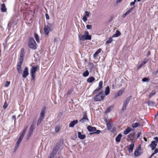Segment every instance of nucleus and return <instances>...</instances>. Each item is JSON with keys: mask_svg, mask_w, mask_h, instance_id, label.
I'll return each mask as SVG.
<instances>
[{"mask_svg": "<svg viewBox=\"0 0 158 158\" xmlns=\"http://www.w3.org/2000/svg\"><path fill=\"white\" fill-rule=\"evenodd\" d=\"M24 55V48H22L21 50L19 58V61L17 64V69H22V68L21 65L23 62Z\"/></svg>", "mask_w": 158, "mask_h": 158, "instance_id": "nucleus-1", "label": "nucleus"}, {"mask_svg": "<svg viewBox=\"0 0 158 158\" xmlns=\"http://www.w3.org/2000/svg\"><path fill=\"white\" fill-rule=\"evenodd\" d=\"M45 111L46 107H43L40 112V117L37 120V126H39L44 119L45 116Z\"/></svg>", "mask_w": 158, "mask_h": 158, "instance_id": "nucleus-2", "label": "nucleus"}, {"mask_svg": "<svg viewBox=\"0 0 158 158\" xmlns=\"http://www.w3.org/2000/svg\"><path fill=\"white\" fill-rule=\"evenodd\" d=\"M28 46L32 49L35 50L37 48L36 44L33 37H30L28 42Z\"/></svg>", "mask_w": 158, "mask_h": 158, "instance_id": "nucleus-3", "label": "nucleus"}, {"mask_svg": "<svg viewBox=\"0 0 158 158\" xmlns=\"http://www.w3.org/2000/svg\"><path fill=\"white\" fill-rule=\"evenodd\" d=\"M131 96H130L127 97L124 100L123 102V105L121 109L122 111H123L125 110L127 108V106L128 105L131 99Z\"/></svg>", "mask_w": 158, "mask_h": 158, "instance_id": "nucleus-4", "label": "nucleus"}, {"mask_svg": "<svg viewBox=\"0 0 158 158\" xmlns=\"http://www.w3.org/2000/svg\"><path fill=\"white\" fill-rule=\"evenodd\" d=\"M105 122L106 124L107 129L109 131H110L112 133L114 132L115 131L116 129V128L114 127L112 129V123H109L108 121L107 120H105Z\"/></svg>", "mask_w": 158, "mask_h": 158, "instance_id": "nucleus-5", "label": "nucleus"}, {"mask_svg": "<svg viewBox=\"0 0 158 158\" xmlns=\"http://www.w3.org/2000/svg\"><path fill=\"white\" fill-rule=\"evenodd\" d=\"M102 92H101L95 96L94 98V100L97 101H100L102 100L104 98V96L102 95Z\"/></svg>", "mask_w": 158, "mask_h": 158, "instance_id": "nucleus-6", "label": "nucleus"}, {"mask_svg": "<svg viewBox=\"0 0 158 158\" xmlns=\"http://www.w3.org/2000/svg\"><path fill=\"white\" fill-rule=\"evenodd\" d=\"M61 141H58L56 144L54 148L53 149L52 151V152L55 154H56L57 151L59 149L60 147V143Z\"/></svg>", "mask_w": 158, "mask_h": 158, "instance_id": "nucleus-7", "label": "nucleus"}, {"mask_svg": "<svg viewBox=\"0 0 158 158\" xmlns=\"http://www.w3.org/2000/svg\"><path fill=\"white\" fill-rule=\"evenodd\" d=\"M89 119L87 116L86 112H84L83 115V117L79 120V122L81 123H84L86 121H88Z\"/></svg>", "mask_w": 158, "mask_h": 158, "instance_id": "nucleus-8", "label": "nucleus"}, {"mask_svg": "<svg viewBox=\"0 0 158 158\" xmlns=\"http://www.w3.org/2000/svg\"><path fill=\"white\" fill-rule=\"evenodd\" d=\"M22 70H18L19 73L22 74L23 77V78H26L29 74L28 70H24L23 73H22Z\"/></svg>", "mask_w": 158, "mask_h": 158, "instance_id": "nucleus-9", "label": "nucleus"}, {"mask_svg": "<svg viewBox=\"0 0 158 158\" xmlns=\"http://www.w3.org/2000/svg\"><path fill=\"white\" fill-rule=\"evenodd\" d=\"M103 81H100L99 83L98 86L93 91V93L94 94L97 92H98L102 88Z\"/></svg>", "mask_w": 158, "mask_h": 158, "instance_id": "nucleus-10", "label": "nucleus"}, {"mask_svg": "<svg viewBox=\"0 0 158 158\" xmlns=\"http://www.w3.org/2000/svg\"><path fill=\"white\" fill-rule=\"evenodd\" d=\"M142 154L141 148L140 147H139L137 149H136L134 153V155L136 156H138Z\"/></svg>", "mask_w": 158, "mask_h": 158, "instance_id": "nucleus-11", "label": "nucleus"}, {"mask_svg": "<svg viewBox=\"0 0 158 158\" xmlns=\"http://www.w3.org/2000/svg\"><path fill=\"white\" fill-rule=\"evenodd\" d=\"M35 129L34 126L33 125L31 126L28 135V137H30L32 135L34 130Z\"/></svg>", "mask_w": 158, "mask_h": 158, "instance_id": "nucleus-12", "label": "nucleus"}, {"mask_svg": "<svg viewBox=\"0 0 158 158\" xmlns=\"http://www.w3.org/2000/svg\"><path fill=\"white\" fill-rule=\"evenodd\" d=\"M51 31V29H50V28H49V27L46 26V25L45 26L44 31L46 35H48L49 32Z\"/></svg>", "mask_w": 158, "mask_h": 158, "instance_id": "nucleus-13", "label": "nucleus"}, {"mask_svg": "<svg viewBox=\"0 0 158 158\" xmlns=\"http://www.w3.org/2000/svg\"><path fill=\"white\" fill-rule=\"evenodd\" d=\"M157 143L156 141H152L149 146L151 148L152 150H154L156 147Z\"/></svg>", "mask_w": 158, "mask_h": 158, "instance_id": "nucleus-14", "label": "nucleus"}, {"mask_svg": "<svg viewBox=\"0 0 158 158\" xmlns=\"http://www.w3.org/2000/svg\"><path fill=\"white\" fill-rule=\"evenodd\" d=\"M134 146V143H131L128 146V150L129 153H131L132 152Z\"/></svg>", "mask_w": 158, "mask_h": 158, "instance_id": "nucleus-15", "label": "nucleus"}, {"mask_svg": "<svg viewBox=\"0 0 158 158\" xmlns=\"http://www.w3.org/2000/svg\"><path fill=\"white\" fill-rule=\"evenodd\" d=\"M37 70H31V80H34L35 77V73Z\"/></svg>", "mask_w": 158, "mask_h": 158, "instance_id": "nucleus-16", "label": "nucleus"}, {"mask_svg": "<svg viewBox=\"0 0 158 158\" xmlns=\"http://www.w3.org/2000/svg\"><path fill=\"white\" fill-rule=\"evenodd\" d=\"M87 129L89 132H93L96 130V128L95 127H92L90 126H88L87 127Z\"/></svg>", "mask_w": 158, "mask_h": 158, "instance_id": "nucleus-17", "label": "nucleus"}, {"mask_svg": "<svg viewBox=\"0 0 158 158\" xmlns=\"http://www.w3.org/2000/svg\"><path fill=\"white\" fill-rule=\"evenodd\" d=\"M148 61V60L147 59H144L141 63V64H140L139 65L138 67V69H139L142 67V66L143 65L145 64L146 63H147Z\"/></svg>", "mask_w": 158, "mask_h": 158, "instance_id": "nucleus-18", "label": "nucleus"}, {"mask_svg": "<svg viewBox=\"0 0 158 158\" xmlns=\"http://www.w3.org/2000/svg\"><path fill=\"white\" fill-rule=\"evenodd\" d=\"M135 135V132H132L129 135L127 136V137L128 138H127V139L130 140H132V139L134 138V136Z\"/></svg>", "mask_w": 158, "mask_h": 158, "instance_id": "nucleus-19", "label": "nucleus"}, {"mask_svg": "<svg viewBox=\"0 0 158 158\" xmlns=\"http://www.w3.org/2000/svg\"><path fill=\"white\" fill-rule=\"evenodd\" d=\"M78 123V121L77 120H73L69 124V127H73L74 126Z\"/></svg>", "mask_w": 158, "mask_h": 158, "instance_id": "nucleus-20", "label": "nucleus"}, {"mask_svg": "<svg viewBox=\"0 0 158 158\" xmlns=\"http://www.w3.org/2000/svg\"><path fill=\"white\" fill-rule=\"evenodd\" d=\"M78 137L81 139H83L86 137V136L85 135H82L81 134V132H78Z\"/></svg>", "mask_w": 158, "mask_h": 158, "instance_id": "nucleus-21", "label": "nucleus"}, {"mask_svg": "<svg viewBox=\"0 0 158 158\" xmlns=\"http://www.w3.org/2000/svg\"><path fill=\"white\" fill-rule=\"evenodd\" d=\"M132 131V129L131 127H128L126 130L124 131L123 133L124 135L127 134L129 132Z\"/></svg>", "mask_w": 158, "mask_h": 158, "instance_id": "nucleus-22", "label": "nucleus"}, {"mask_svg": "<svg viewBox=\"0 0 158 158\" xmlns=\"http://www.w3.org/2000/svg\"><path fill=\"white\" fill-rule=\"evenodd\" d=\"M122 137V135L120 133L118 134L115 138V141L117 142H119L120 141L121 138Z\"/></svg>", "mask_w": 158, "mask_h": 158, "instance_id": "nucleus-23", "label": "nucleus"}, {"mask_svg": "<svg viewBox=\"0 0 158 158\" xmlns=\"http://www.w3.org/2000/svg\"><path fill=\"white\" fill-rule=\"evenodd\" d=\"M6 8L5 4L3 3L1 5V11L2 12H6Z\"/></svg>", "mask_w": 158, "mask_h": 158, "instance_id": "nucleus-24", "label": "nucleus"}, {"mask_svg": "<svg viewBox=\"0 0 158 158\" xmlns=\"http://www.w3.org/2000/svg\"><path fill=\"white\" fill-rule=\"evenodd\" d=\"M121 35V33L118 30L116 31L115 33L113 35L112 37H118Z\"/></svg>", "mask_w": 158, "mask_h": 158, "instance_id": "nucleus-25", "label": "nucleus"}, {"mask_svg": "<svg viewBox=\"0 0 158 158\" xmlns=\"http://www.w3.org/2000/svg\"><path fill=\"white\" fill-rule=\"evenodd\" d=\"M86 35H79L78 37L79 39L82 41H84L85 40V37Z\"/></svg>", "mask_w": 158, "mask_h": 158, "instance_id": "nucleus-26", "label": "nucleus"}, {"mask_svg": "<svg viewBox=\"0 0 158 158\" xmlns=\"http://www.w3.org/2000/svg\"><path fill=\"white\" fill-rule=\"evenodd\" d=\"M95 80V78L94 77H90L87 79V81L89 83H92Z\"/></svg>", "mask_w": 158, "mask_h": 158, "instance_id": "nucleus-27", "label": "nucleus"}, {"mask_svg": "<svg viewBox=\"0 0 158 158\" xmlns=\"http://www.w3.org/2000/svg\"><path fill=\"white\" fill-rule=\"evenodd\" d=\"M147 103L148 106H153L155 105V103L153 101H148L147 102Z\"/></svg>", "mask_w": 158, "mask_h": 158, "instance_id": "nucleus-28", "label": "nucleus"}, {"mask_svg": "<svg viewBox=\"0 0 158 158\" xmlns=\"http://www.w3.org/2000/svg\"><path fill=\"white\" fill-rule=\"evenodd\" d=\"M56 155V154L52 152L49 154L48 158H54Z\"/></svg>", "mask_w": 158, "mask_h": 158, "instance_id": "nucleus-29", "label": "nucleus"}, {"mask_svg": "<svg viewBox=\"0 0 158 158\" xmlns=\"http://www.w3.org/2000/svg\"><path fill=\"white\" fill-rule=\"evenodd\" d=\"M110 93V88L108 86H107L106 89L105 90V94L106 95H107Z\"/></svg>", "mask_w": 158, "mask_h": 158, "instance_id": "nucleus-30", "label": "nucleus"}, {"mask_svg": "<svg viewBox=\"0 0 158 158\" xmlns=\"http://www.w3.org/2000/svg\"><path fill=\"white\" fill-rule=\"evenodd\" d=\"M34 37H35V38L36 41H37V43L39 42V36L37 33H35Z\"/></svg>", "mask_w": 158, "mask_h": 158, "instance_id": "nucleus-31", "label": "nucleus"}, {"mask_svg": "<svg viewBox=\"0 0 158 158\" xmlns=\"http://www.w3.org/2000/svg\"><path fill=\"white\" fill-rule=\"evenodd\" d=\"M156 94L155 91L154 90H153L150 93V94H149V98H151V97L155 95Z\"/></svg>", "mask_w": 158, "mask_h": 158, "instance_id": "nucleus-32", "label": "nucleus"}, {"mask_svg": "<svg viewBox=\"0 0 158 158\" xmlns=\"http://www.w3.org/2000/svg\"><path fill=\"white\" fill-rule=\"evenodd\" d=\"M139 125V123L136 122L132 124V127L133 128H136Z\"/></svg>", "mask_w": 158, "mask_h": 158, "instance_id": "nucleus-33", "label": "nucleus"}, {"mask_svg": "<svg viewBox=\"0 0 158 158\" xmlns=\"http://www.w3.org/2000/svg\"><path fill=\"white\" fill-rule=\"evenodd\" d=\"M89 71L87 70H86L83 73V75L84 77H86L89 75Z\"/></svg>", "mask_w": 158, "mask_h": 158, "instance_id": "nucleus-34", "label": "nucleus"}, {"mask_svg": "<svg viewBox=\"0 0 158 158\" xmlns=\"http://www.w3.org/2000/svg\"><path fill=\"white\" fill-rule=\"evenodd\" d=\"M91 39V36L90 35H86L85 38V40H90Z\"/></svg>", "mask_w": 158, "mask_h": 158, "instance_id": "nucleus-35", "label": "nucleus"}, {"mask_svg": "<svg viewBox=\"0 0 158 158\" xmlns=\"http://www.w3.org/2000/svg\"><path fill=\"white\" fill-rule=\"evenodd\" d=\"M111 107L110 106L107 108L105 111V113H107L110 112L111 110Z\"/></svg>", "mask_w": 158, "mask_h": 158, "instance_id": "nucleus-36", "label": "nucleus"}, {"mask_svg": "<svg viewBox=\"0 0 158 158\" xmlns=\"http://www.w3.org/2000/svg\"><path fill=\"white\" fill-rule=\"evenodd\" d=\"M39 68V66L38 65H35L32 66L31 69H37Z\"/></svg>", "mask_w": 158, "mask_h": 158, "instance_id": "nucleus-37", "label": "nucleus"}, {"mask_svg": "<svg viewBox=\"0 0 158 158\" xmlns=\"http://www.w3.org/2000/svg\"><path fill=\"white\" fill-rule=\"evenodd\" d=\"M113 41V39L112 38L110 37V38L108 40L106 41V43L107 44H110V43Z\"/></svg>", "mask_w": 158, "mask_h": 158, "instance_id": "nucleus-38", "label": "nucleus"}, {"mask_svg": "<svg viewBox=\"0 0 158 158\" xmlns=\"http://www.w3.org/2000/svg\"><path fill=\"white\" fill-rule=\"evenodd\" d=\"M22 140L18 139L16 142V145L17 146H19Z\"/></svg>", "mask_w": 158, "mask_h": 158, "instance_id": "nucleus-39", "label": "nucleus"}, {"mask_svg": "<svg viewBox=\"0 0 158 158\" xmlns=\"http://www.w3.org/2000/svg\"><path fill=\"white\" fill-rule=\"evenodd\" d=\"M86 27L88 29H91L92 28V26L91 25H87L86 26Z\"/></svg>", "mask_w": 158, "mask_h": 158, "instance_id": "nucleus-40", "label": "nucleus"}, {"mask_svg": "<svg viewBox=\"0 0 158 158\" xmlns=\"http://www.w3.org/2000/svg\"><path fill=\"white\" fill-rule=\"evenodd\" d=\"M60 130V128L59 127H56L55 129V132L57 133Z\"/></svg>", "mask_w": 158, "mask_h": 158, "instance_id": "nucleus-41", "label": "nucleus"}, {"mask_svg": "<svg viewBox=\"0 0 158 158\" xmlns=\"http://www.w3.org/2000/svg\"><path fill=\"white\" fill-rule=\"evenodd\" d=\"M149 80V79L147 77H145L142 79V81L143 82H146Z\"/></svg>", "mask_w": 158, "mask_h": 158, "instance_id": "nucleus-42", "label": "nucleus"}, {"mask_svg": "<svg viewBox=\"0 0 158 158\" xmlns=\"http://www.w3.org/2000/svg\"><path fill=\"white\" fill-rule=\"evenodd\" d=\"M134 7H135V6H134L132 8H130L129 10H128L127 12H128V14H130L131 11H132L134 9Z\"/></svg>", "mask_w": 158, "mask_h": 158, "instance_id": "nucleus-43", "label": "nucleus"}, {"mask_svg": "<svg viewBox=\"0 0 158 158\" xmlns=\"http://www.w3.org/2000/svg\"><path fill=\"white\" fill-rule=\"evenodd\" d=\"M10 81H6L5 85V86L6 87H7L10 85Z\"/></svg>", "mask_w": 158, "mask_h": 158, "instance_id": "nucleus-44", "label": "nucleus"}, {"mask_svg": "<svg viewBox=\"0 0 158 158\" xmlns=\"http://www.w3.org/2000/svg\"><path fill=\"white\" fill-rule=\"evenodd\" d=\"M8 106V105L6 103V101L4 103L3 106V107L4 109H6Z\"/></svg>", "mask_w": 158, "mask_h": 158, "instance_id": "nucleus-45", "label": "nucleus"}, {"mask_svg": "<svg viewBox=\"0 0 158 158\" xmlns=\"http://www.w3.org/2000/svg\"><path fill=\"white\" fill-rule=\"evenodd\" d=\"M73 91V90L72 89H70L67 92V94L68 95H69Z\"/></svg>", "mask_w": 158, "mask_h": 158, "instance_id": "nucleus-46", "label": "nucleus"}, {"mask_svg": "<svg viewBox=\"0 0 158 158\" xmlns=\"http://www.w3.org/2000/svg\"><path fill=\"white\" fill-rule=\"evenodd\" d=\"M123 93V91L122 90L119 91L117 94L119 96L121 95Z\"/></svg>", "mask_w": 158, "mask_h": 158, "instance_id": "nucleus-47", "label": "nucleus"}, {"mask_svg": "<svg viewBox=\"0 0 158 158\" xmlns=\"http://www.w3.org/2000/svg\"><path fill=\"white\" fill-rule=\"evenodd\" d=\"M82 19L84 22H86L87 20V18L86 16H84Z\"/></svg>", "mask_w": 158, "mask_h": 158, "instance_id": "nucleus-48", "label": "nucleus"}, {"mask_svg": "<svg viewBox=\"0 0 158 158\" xmlns=\"http://www.w3.org/2000/svg\"><path fill=\"white\" fill-rule=\"evenodd\" d=\"M96 131L94 132V134H99L101 132V131L100 130H96Z\"/></svg>", "mask_w": 158, "mask_h": 158, "instance_id": "nucleus-49", "label": "nucleus"}, {"mask_svg": "<svg viewBox=\"0 0 158 158\" xmlns=\"http://www.w3.org/2000/svg\"><path fill=\"white\" fill-rule=\"evenodd\" d=\"M101 51V49L100 48L98 50L95 52L96 54H97L98 55L99 53Z\"/></svg>", "mask_w": 158, "mask_h": 158, "instance_id": "nucleus-50", "label": "nucleus"}, {"mask_svg": "<svg viewBox=\"0 0 158 158\" xmlns=\"http://www.w3.org/2000/svg\"><path fill=\"white\" fill-rule=\"evenodd\" d=\"M12 119H14V122H15V121H16V116L15 115H13L12 116Z\"/></svg>", "mask_w": 158, "mask_h": 158, "instance_id": "nucleus-51", "label": "nucleus"}, {"mask_svg": "<svg viewBox=\"0 0 158 158\" xmlns=\"http://www.w3.org/2000/svg\"><path fill=\"white\" fill-rule=\"evenodd\" d=\"M24 135H22V134H21L19 139H20L21 140H22V139L24 137Z\"/></svg>", "mask_w": 158, "mask_h": 158, "instance_id": "nucleus-52", "label": "nucleus"}, {"mask_svg": "<svg viewBox=\"0 0 158 158\" xmlns=\"http://www.w3.org/2000/svg\"><path fill=\"white\" fill-rule=\"evenodd\" d=\"M85 16H86V17H88L89 15V13L87 11H85Z\"/></svg>", "mask_w": 158, "mask_h": 158, "instance_id": "nucleus-53", "label": "nucleus"}, {"mask_svg": "<svg viewBox=\"0 0 158 158\" xmlns=\"http://www.w3.org/2000/svg\"><path fill=\"white\" fill-rule=\"evenodd\" d=\"M136 2V0H134V2H132L130 3L131 5H134L135 4V2Z\"/></svg>", "mask_w": 158, "mask_h": 158, "instance_id": "nucleus-54", "label": "nucleus"}, {"mask_svg": "<svg viewBox=\"0 0 158 158\" xmlns=\"http://www.w3.org/2000/svg\"><path fill=\"white\" fill-rule=\"evenodd\" d=\"M154 139L155 140V141H156V143L158 142V138L157 137H156L154 138Z\"/></svg>", "mask_w": 158, "mask_h": 158, "instance_id": "nucleus-55", "label": "nucleus"}, {"mask_svg": "<svg viewBox=\"0 0 158 158\" xmlns=\"http://www.w3.org/2000/svg\"><path fill=\"white\" fill-rule=\"evenodd\" d=\"M141 134V133L140 132H138L137 136V138H139V136Z\"/></svg>", "mask_w": 158, "mask_h": 158, "instance_id": "nucleus-56", "label": "nucleus"}, {"mask_svg": "<svg viewBox=\"0 0 158 158\" xmlns=\"http://www.w3.org/2000/svg\"><path fill=\"white\" fill-rule=\"evenodd\" d=\"M46 26H48L50 28V29H51V27L52 26V25L50 23H48V25H46Z\"/></svg>", "mask_w": 158, "mask_h": 158, "instance_id": "nucleus-57", "label": "nucleus"}, {"mask_svg": "<svg viewBox=\"0 0 158 158\" xmlns=\"http://www.w3.org/2000/svg\"><path fill=\"white\" fill-rule=\"evenodd\" d=\"M158 152V148H156L154 151V153L155 154H156Z\"/></svg>", "mask_w": 158, "mask_h": 158, "instance_id": "nucleus-58", "label": "nucleus"}, {"mask_svg": "<svg viewBox=\"0 0 158 158\" xmlns=\"http://www.w3.org/2000/svg\"><path fill=\"white\" fill-rule=\"evenodd\" d=\"M46 18L47 19H49V16L48 14H46L45 15Z\"/></svg>", "mask_w": 158, "mask_h": 158, "instance_id": "nucleus-59", "label": "nucleus"}, {"mask_svg": "<svg viewBox=\"0 0 158 158\" xmlns=\"http://www.w3.org/2000/svg\"><path fill=\"white\" fill-rule=\"evenodd\" d=\"M27 126L23 130V132H25L26 133V132L27 131Z\"/></svg>", "mask_w": 158, "mask_h": 158, "instance_id": "nucleus-60", "label": "nucleus"}, {"mask_svg": "<svg viewBox=\"0 0 158 158\" xmlns=\"http://www.w3.org/2000/svg\"><path fill=\"white\" fill-rule=\"evenodd\" d=\"M27 126L23 130V132H25L26 133V132L27 131Z\"/></svg>", "mask_w": 158, "mask_h": 158, "instance_id": "nucleus-61", "label": "nucleus"}, {"mask_svg": "<svg viewBox=\"0 0 158 158\" xmlns=\"http://www.w3.org/2000/svg\"><path fill=\"white\" fill-rule=\"evenodd\" d=\"M89 32L87 31H85L84 32V34L85 35H89Z\"/></svg>", "mask_w": 158, "mask_h": 158, "instance_id": "nucleus-62", "label": "nucleus"}, {"mask_svg": "<svg viewBox=\"0 0 158 158\" xmlns=\"http://www.w3.org/2000/svg\"><path fill=\"white\" fill-rule=\"evenodd\" d=\"M89 66H91L92 68H93V67H94V65L93 64V63H90L89 64Z\"/></svg>", "mask_w": 158, "mask_h": 158, "instance_id": "nucleus-63", "label": "nucleus"}, {"mask_svg": "<svg viewBox=\"0 0 158 158\" xmlns=\"http://www.w3.org/2000/svg\"><path fill=\"white\" fill-rule=\"evenodd\" d=\"M118 96H119L117 94L116 95H115L114 96V98H117V97H118Z\"/></svg>", "mask_w": 158, "mask_h": 158, "instance_id": "nucleus-64", "label": "nucleus"}]
</instances>
